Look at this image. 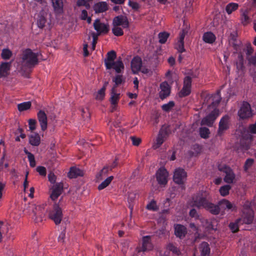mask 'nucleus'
Instances as JSON below:
<instances>
[{"mask_svg": "<svg viewBox=\"0 0 256 256\" xmlns=\"http://www.w3.org/2000/svg\"><path fill=\"white\" fill-rule=\"evenodd\" d=\"M142 66V60L140 57L137 56L134 57L131 62V68L134 72L136 74L138 72Z\"/></svg>", "mask_w": 256, "mask_h": 256, "instance_id": "obj_20", "label": "nucleus"}, {"mask_svg": "<svg viewBox=\"0 0 256 256\" xmlns=\"http://www.w3.org/2000/svg\"><path fill=\"white\" fill-rule=\"evenodd\" d=\"M36 120L30 119L28 120L29 128L31 131H33L36 129Z\"/></svg>", "mask_w": 256, "mask_h": 256, "instance_id": "obj_58", "label": "nucleus"}, {"mask_svg": "<svg viewBox=\"0 0 256 256\" xmlns=\"http://www.w3.org/2000/svg\"><path fill=\"white\" fill-rule=\"evenodd\" d=\"M116 56V52L114 50H111L107 53L106 58L104 60V64L107 70L112 68V63L114 62Z\"/></svg>", "mask_w": 256, "mask_h": 256, "instance_id": "obj_19", "label": "nucleus"}, {"mask_svg": "<svg viewBox=\"0 0 256 256\" xmlns=\"http://www.w3.org/2000/svg\"><path fill=\"white\" fill-rule=\"evenodd\" d=\"M112 32L116 36H119L124 34V32L122 28L118 26H114L112 28Z\"/></svg>", "mask_w": 256, "mask_h": 256, "instance_id": "obj_53", "label": "nucleus"}, {"mask_svg": "<svg viewBox=\"0 0 256 256\" xmlns=\"http://www.w3.org/2000/svg\"><path fill=\"white\" fill-rule=\"evenodd\" d=\"M29 142L33 146H38L40 142V135L36 133L29 136Z\"/></svg>", "mask_w": 256, "mask_h": 256, "instance_id": "obj_33", "label": "nucleus"}, {"mask_svg": "<svg viewBox=\"0 0 256 256\" xmlns=\"http://www.w3.org/2000/svg\"><path fill=\"white\" fill-rule=\"evenodd\" d=\"M253 52L254 49L251 44H248L246 48V55L247 58L250 56Z\"/></svg>", "mask_w": 256, "mask_h": 256, "instance_id": "obj_59", "label": "nucleus"}, {"mask_svg": "<svg viewBox=\"0 0 256 256\" xmlns=\"http://www.w3.org/2000/svg\"><path fill=\"white\" fill-rule=\"evenodd\" d=\"M32 216L36 222H39L42 220L44 216V210L41 206H32Z\"/></svg>", "mask_w": 256, "mask_h": 256, "instance_id": "obj_7", "label": "nucleus"}, {"mask_svg": "<svg viewBox=\"0 0 256 256\" xmlns=\"http://www.w3.org/2000/svg\"><path fill=\"white\" fill-rule=\"evenodd\" d=\"M11 62H2L0 64V78L7 76L10 69Z\"/></svg>", "mask_w": 256, "mask_h": 256, "instance_id": "obj_22", "label": "nucleus"}, {"mask_svg": "<svg viewBox=\"0 0 256 256\" xmlns=\"http://www.w3.org/2000/svg\"><path fill=\"white\" fill-rule=\"evenodd\" d=\"M166 249L176 254L180 255V254L179 249L172 243L167 244Z\"/></svg>", "mask_w": 256, "mask_h": 256, "instance_id": "obj_45", "label": "nucleus"}, {"mask_svg": "<svg viewBox=\"0 0 256 256\" xmlns=\"http://www.w3.org/2000/svg\"><path fill=\"white\" fill-rule=\"evenodd\" d=\"M254 160L252 158H248L245 162L244 165V170L246 171L254 164Z\"/></svg>", "mask_w": 256, "mask_h": 256, "instance_id": "obj_55", "label": "nucleus"}, {"mask_svg": "<svg viewBox=\"0 0 256 256\" xmlns=\"http://www.w3.org/2000/svg\"><path fill=\"white\" fill-rule=\"evenodd\" d=\"M147 210L153 212H156L158 210V208L156 205V202L154 200H151L146 206Z\"/></svg>", "mask_w": 256, "mask_h": 256, "instance_id": "obj_46", "label": "nucleus"}, {"mask_svg": "<svg viewBox=\"0 0 256 256\" xmlns=\"http://www.w3.org/2000/svg\"><path fill=\"white\" fill-rule=\"evenodd\" d=\"M46 22V17L42 14H38L37 18V25L40 28H43Z\"/></svg>", "mask_w": 256, "mask_h": 256, "instance_id": "obj_41", "label": "nucleus"}, {"mask_svg": "<svg viewBox=\"0 0 256 256\" xmlns=\"http://www.w3.org/2000/svg\"><path fill=\"white\" fill-rule=\"evenodd\" d=\"M248 11L245 10L242 15V22L244 25H246L250 22V18L248 16Z\"/></svg>", "mask_w": 256, "mask_h": 256, "instance_id": "obj_51", "label": "nucleus"}, {"mask_svg": "<svg viewBox=\"0 0 256 256\" xmlns=\"http://www.w3.org/2000/svg\"><path fill=\"white\" fill-rule=\"evenodd\" d=\"M170 133V130L169 126L163 125L159 131L156 142L153 144V148L154 149H157L160 148Z\"/></svg>", "mask_w": 256, "mask_h": 256, "instance_id": "obj_5", "label": "nucleus"}, {"mask_svg": "<svg viewBox=\"0 0 256 256\" xmlns=\"http://www.w3.org/2000/svg\"><path fill=\"white\" fill-rule=\"evenodd\" d=\"M211 201V197L208 192L200 191L192 197V205L198 208H204L208 203Z\"/></svg>", "mask_w": 256, "mask_h": 256, "instance_id": "obj_2", "label": "nucleus"}, {"mask_svg": "<svg viewBox=\"0 0 256 256\" xmlns=\"http://www.w3.org/2000/svg\"><path fill=\"white\" fill-rule=\"evenodd\" d=\"M204 96V104L208 105V106H211L212 100V94H206L203 95Z\"/></svg>", "mask_w": 256, "mask_h": 256, "instance_id": "obj_52", "label": "nucleus"}, {"mask_svg": "<svg viewBox=\"0 0 256 256\" xmlns=\"http://www.w3.org/2000/svg\"><path fill=\"white\" fill-rule=\"evenodd\" d=\"M62 200V198L60 200L58 204H54L51 208L48 211V218L53 220L56 224H59L62 220L63 214L62 207L60 204Z\"/></svg>", "mask_w": 256, "mask_h": 256, "instance_id": "obj_3", "label": "nucleus"}, {"mask_svg": "<svg viewBox=\"0 0 256 256\" xmlns=\"http://www.w3.org/2000/svg\"><path fill=\"white\" fill-rule=\"evenodd\" d=\"M169 36V34L166 32H160L158 34L159 42L160 44H164Z\"/></svg>", "mask_w": 256, "mask_h": 256, "instance_id": "obj_50", "label": "nucleus"}, {"mask_svg": "<svg viewBox=\"0 0 256 256\" xmlns=\"http://www.w3.org/2000/svg\"><path fill=\"white\" fill-rule=\"evenodd\" d=\"M254 115V110L251 105L246 101H243L240 104L238 112V116L240 120H246Z\"/></svg>", "mask_w": 256, "mask_h": 256, "instance_id": "obj_4", "label": "nucleus"}, {"mask_svg": "<svg viewBox=\"0 0 256 256\" xmlns=\"http://www.w3.org/2000/svg\"><path fill=\"white\" fill-rule=\"evenodd\" d=\"M199 248L201 256H210V248L207 242H202L200 245Z\"/></svg>", "mask_w": 256, "mask_h": 256, "instance_id": "obj_27", "label": "nucleus"}, {"mask_svg": "<svg viewBox=\"0 0 256 256\" xmlns=\"http://www.w3.org/2000/svg\"><path fill=\"white\" fill-rule=\"evenodd\" d=\"M220 91L218 90L215 94H212L211 105L214 108H216L221 101Z\"/></svg>", "mask_w": 256, "mask_h": 256, "instance_id": "obj_30", "label": "nucleus"}, {"mask_svg": "<svg viewBox=\"0 0 256 256\" xmlns=\"http://www.w3.org/2000/svg\"><path fill=\"white\" fill-rule=\"evenodd\" d=\"M192 78L190 76H186L184 79L183 86L192 88Z\"/></svg>", "mask_w": 256, "mask_h": 256, "instance_id": "obj_54", "label": "nucleus"}, {"mask_svg": "<svg viewBox=\"0 0 256 256\" xmlns=\"http://www.w3.org/2000/svg\"><path fill=\"white\" fill-rule=\"evenodd\" d=\"M48 179L49 182L52 184H56V176L52 172H50L48 174Z\"/></svg>", "mask_w": 256, "mask_h": 256, "instance_id": "obj_56", "label": "nucleus"}, {"mask_svg": "<svg viewBox=\"0 0 256 256\" xmlns=\"http://www.w3.org/2000/svg\"><path fill=\"white\" fill-rule=\"evenodd\" d=\"M37 116L42 130L45 131L48 128V118L44 110H40L37 114Z\"/></svg>", "mask_w": 256, "mask_h": 256, "instance_id": "obj_15", "label": "nucleus"}, {"mask_svg": "<svg viewBox=\"0 0 256 256\" xmlns=\"http://www.w3.org/2000/svg\"><path fill=\"white\" fill-rule=\"evenodd\" d=\"M31 106L32 104L30 102H24L18 104V109L20 112H23L30 109Z\"/></svg>", "mask_w": 256, "mask_h": 256, "instance_id": "obj_40", "label": "nucleus"}, {"mask_svg": "<svg viewBox=\"0 0 256 256\" xmlns=\"http://www.w3.org/2000/svg\"><path fill=\"white\" fill-rule=\"evenodd\" d=\"M38 54L34 52L30 48L22 51L21 56L22 70H26L34 68L38 63Z\"/></svg>", "mask_w": 256, "mask_h": 256, "instance_id": "obj_1", "label": "nucleus"}, {"mask_svg": "<svg viewBox=\"0 0 256 256\" xmlns=\"http://www.w3.org/2000/svg\"><path fill=\"white\" fill-rule=\"evenodd\" d=\"M252 138L251 136L246 138H242L240 140V146L242 150H246L250 148Z\"/></svg>", "mask_w": 256, "mask_h": 256, "instance_id": "obj_31", "label": "nucleus"}, {"mask_svg": "<svg viewBox=\"0 0 256 256\" xmlns=\"http://www.w3.org/2000/svg\"><path fill=\"white\" fill-rule=\"evenodd\" d=\"M210 134V130L206 127H202L200 128V136L204 138H207Z\"/></svg>", "mask_w": 256, "mask_h": 256, "instance_id": "obj_48", "label": "nucleus"}, {"mask_svg": "<svg viewBox=\"0 0 256 256\" xmlns=\"http://www.w3.org/2000/svg\"><path fill=\"white\" fill-rule=\"evenodd\" d=\"M192 88L183 86L182 89L178 93L180 98H184L188 96L191 93Z\"/></svg>", "mask_w": 256, "mask_h": 256, "instance_id": "obj_42", "label": "nucleus"}, {"mask_svg": "<svg viewBox=\"0 0 256 256\" xmlns=\"http://www.w3.org/2000/svg\"><path fill=\"white\" fill-rule=\"evenodd\" d=\"M254 220V216L252 212H248L244 213L243 216L241 218H238V222H240L242 224H251Z\"/></svg>", "mask_w": 256, "mask_h": 256, "instance_id": "obj_24", "label": "nucleus"}, {"mask_svg": "<svg viewBox=\"0 0 256 256\" xmlns=\"http://www.w3.org/2000/svg\"><path fill=\"white\" fill-rule=\"evenodd\" d=\"M174 234L177 238L183 239L187 234V229L186 226L180 224H176L174 226Z\"/></svg>", "mask_w": 256, "mask_h": 256, "instance_id": "obj_18", "label": "nucleus"}, {"mask_svg": "<svg viewBox=\"0 0 256 256\" xmlns=\"http://www.w3.org/2000/svg\"><path fill=\"white\" fill-rule=\"evenodd\" d=\"M224 172L226 173V176L224 178V182L228 184L232 183L235 178V174L232 170L229 167L226 166L224 167Z\"/></svg>", "mask_w": 256, "mask_h": 256, "instance_id": "obj_25", "label": "nucleus"}, {"mask_svg": "<svg viewBox=\"0 0 256 256\" xmlns=\"http://www.w3.org/2000/svg\"><path fill=\"white\" fill-rule=\"evenodd\" d=\"M136 198V194L134 192H130L128 194V202L129 203L133 202Z\"/></svg>", "mask_w": 256, "mask_h": 256, "instance_id": "obj_63", "label": "nucleus"}, {"mask_svg": "<svg viewBox=\"0 0 256 256\" xmlns=\"http://www.w3.org/2000/svg\"><path fill=\"white\" fill-rule=\"evenodd\" d=\"M116 89L112 88L110 92V101L112 106V112L115 110L118 102L120 98V94L116 93Z\"/></svg>", "mask_w": 256, "mask_h": 256, "instance_id": "obj_21", "label": "nucleus"}, {"mask_svg": "<svg viewBox=\"0 0 256 256\" xmlns=\"http://www.w3.org/2000/svg\"><path fill=\"white\" fill-rule=\"evenodd\" d=\"M216 40V36L211 32H204L202 36V40L207 44H212Z\"/></svg>", "mask_w": 256, "mask_h": 256, "instance_id": "obj_29", "label": "nucleus"}, {"mask_svg": "<svg viewBox=\"0 0 256 256\" xmlns=\"http://www.w3.org/2000/svg\"><path fill=\"white\" fill-rule=\"evenodd\" d=\"M113 26H122L123 28H128L129 26V22L126 17L122 16H118L113 20Z\"/></svg>", "mask_w": 256, "mask_h": 256, "instance_id": "obj_14", "label": "nucleus"}, {"mask_svg": "<svg viewBox=\"0 0 256 256\" xmlns=\"http://www.w3.org/2000/svg\"><path fill=\"white\" fill-rule=\"evenodd\" d=\"M130 138L132 141V144L135 146H138L141 142V139L136 136H130Z\"/></svg>", "mask_w": 256, "mask_h": 256, "instance_id": "obj_62", "label": "nucleus"}, {"mask_svg": "<svg viewBox=\"0 0 256 256\" xmlns=\"http://www.w3.org/2000/svg\"><path fill=\"white\" fill-rule=\"evenodd\" d=\"M168 173L164 168H160L156 173V180L160 185H166L168 183Z\"/></svg>", "mask_w": 256, "mask_h": 256, "instance_id": "obj_10", "label": "nucleus"}, {"mask_svg": "<svg viewBox=\"0 0 256 256\" xmlns=\"http://www.w3.org/2000/svg\"><path fill=\"white\" fill-rule=\"evenodd\" d=\"M108 10V5L105 2H100L94 5V10L96 13H100Z\"/></svg>", "mask_w": 256, "mask_h": 256, "instance_id": "obj_28", "label": "nucleus"}, {"mask_svg": "<svg viewBox=\"0 0 256 256\" xmlns=\"http://www.w3.org/2000/svg\"><path fill=\"white\" fill-rule=\"evenodd\" d=\"M175 103L174 101H170L168 103L164 104L162 106V109L166 112H169L174 106Z\"/></svg>", "mask_w": 256, "mask_h": 256, "instance_id": "obj_44", "label": "nucleus"}, {"mask_svg": "<svg viewBox=\"0 0 256 256\" xmlns=\"http://www.w3.org/2000/svg\"><path fill=\"white\" fill-rule=\"evenodd\" d=\"M218 206L220 210H230L232 211L236 210V206H234L233 204L228 200L226 199H222L218 202Z\"/></svg>", "mask_w": 256, "mask_h": 256, "instance_id": "obj_23", "label": "nucleus"}, {"mask_svg": "<svg viewBox=\"0 0 256 256\" xmlns=\"http://www.w3.org/2000/svg\"><path fill=\"white\" fill-rule=\"evenodd\" d=\"M204 209L214 215H218L220 212V208L218 206V204H215L212 203L211 201H210Z\"/></svg>", "mask_w": 256, "mask_h": 256, "instance_id": "obj_26", "label": "nucleus"}, {"mask_svg": "<svg viewBox=\"0 0 256 256\" xmlns=\"http://www.w3.org/2000/svg\"><path fill=\"white\" fill-rule=\"evenodd\" d=\"M92 36L93 40H92V50H94L95 48H96V44L97 40H98V34L94 32L92 34Z\"/></svg>", "mask_w": 256, "mask_h": 256, "instance_id": "obj_60", "label": "nucleus"}, {"mask_svg": "<svg viewBox=\"0 0 256 256\" xmlns=\"http://www.w3.org/2000/svg\"><path fill=\"white\" fill-rule=\"evenodd\" d=\"M112 64V68H114L117 73H120L122 69H124V65L122 60L120 59Z\"/></svg>", "mask_w": 256, "mask_h": 256, "instance_id": "obj_35", "label": "nucleus"}, {"mask_svg": "<svg viewBox=\"0 0 256 256\" xmlns=\"http://www.w3.org/2000/svg\"><path fill=\"white\" fill-rule=\"evenodd\" d=\"M230 188L231 186L230 185H224L220 187V192L222 196H225L228 194Z\"/></svg>", "mask_w": 256, "mask_h": 256, "instance_id": "obj_49", "label": "nucleus"}, {"mask_svg": "<svg viewBox=\"0 0 256 256\" xmlns=\"http://www.w3.org/2000/svg\"><path fill=\"white\" fill-rule=\"evenodd\" d=\"M94 30L98 32L97 34H106L109 31V26L108 24L101 22L100 20L96 19L93 24Z\"/></svg>", "mask_w": 256, "mask_h": 256, "instance_id": "obj_12", "label": "nucleus"}, {"mask_svg": "<svg viewBox=\"0 0 256 256\" xmlns=\"http://www.w3.org/2000/svg\"><path fill=\"white\" fill-rule=\"evenodd\" d=\"M12 56V52L8 48L3 49L1 53V57L2 59L9 60Z\"/></svg>", "mask_w": 256, "mask_h": 256, "instance_id": "obj_47", "label": "nucleus"}, {"mask_svg": "<svg viewBox=\"0 0 256 256\" xmlns=\"http://www.w3.org/2000/svg\"><path fill=\"white\" fill-rule=\"evenodd\" d=\"M113 82H114V84L112 88L116 89L118 86L125 82V79L123 78L122 75H116L113 79Z\"/></svg>", "mask_w": 256, "mask_h": 256, "instance_id": "obj_38", "label": "nucleus"}, {"mask_svg": "<svg viewBox=\"0 0 256 256\" xmlns=\"http://www.w3.org/2000/svg\"><path fill=\"white\" fill-rule=\"evenodd\" d=\"M247 59L250 64L254 66L256 65V54L254 56L247 58Z\"/></svg>", "mask_w": 256, "mask_h": 256, "instance_id": "obj_64", "label": "nucleus"}, {"mask_svg": "<svg viewBox=\"0 0 256 256\" xmlns=\"http://www.w3.org/2000/svg\"><path fill=\"white\" fill-rule=\"evenodd\" d=\"M230 126V118L226 114L223 116L220 120L218 124V135L222 136L224 133L229 129Z\"/></svg>", "mask_w": 256, "mask_h": 256, "instance_id": "obj_6", "label": "nucleus"}, {"mask_svg": "<svg viewBox=\"0 0 256 256\" xmlns=\"http://www.w3.org/2000/svg\"><path fill=\"white\" fill-rule=\"evenodd\" d=\"M186 34V32L184 30L181 31L179 34L178 40L175 44V48L176 49L180 54L185 52L184 48V38Z\"/></svg>", "mask_w": 256, "mask_h": 256, "instance_id": "obj_16", "label": "nucleus"}, {"mask_svg": "<svg viewBox=\"0 0 256 256\" xmlns=\"http://www.w3.org/2000/svg\"><path fill=\"white\" fill-rule=\"evenodd\" d=\"M160 91L159 92V96L161 100H164L168 96L170 93V87L168 82H164L160 84Z\"/></svg>", "mask_w": 256, "mask_h": 256, "instance_id": "obj_13", "label": "nucleus"}, {"mask_svg": "<svg viewBox=\"0 0 256 256\" xmlns=\"http://www.w3.org/2000/svg\"><path fill=\"white\" fill-rule=\"evenodd\" d=\"M113 179V176H110L107 178L98 186V190H100L107 187L110 184Z\"/></svg>", "mask_w": 256, "mask_h": 256, "instance_id": "obj_39", "label": "nucleus"}, {"mask_svg": "<svg viewBox=\"0 0 256 256\" xmlns=\"http://www.w3.org/2000/svg\"><path fill=\"white\" fill-rule=\"evenodd\" d=\"M218 116V110L214 108L211 112L202 118V125L212 126Z\"/></svg>", "mask_w": 256, "mask_h": 256, "instance_id": "obj_9", "label": "nucleus"}, {"mask_svg": "<svg viewBox=\"0 0 256 256\" xmlns=\"http://www.w3.org/2000/svg\"><path fill=\"white\" fill-rule=\"evenodd\" d=\"M159 238H162L163 236H166L168 232L164 228H162L161 229L158 230L156 232Z\"/></svg>", "mask_w": 256, "mask_h": 256, "instance_id": "obj_61", "label": "nucleus"}, {"mask_svg": "<svg viewBox=\"0 0 256 256\" xmlns=\"http://www.w3.org/2000/svg\"><path fill=\"white\" fill-rule=\"evenodd\" d=\"M239 5L237 3L230 2L226 6V11L228 14H231L238 8Z\"/></svg>", "mask_w": 256, "mask_h": 256, "instance_id": "obj_36", "label": "nucleus"}, {"mask_svg": "<svg viewBox=\"0 0 256 256\" xmlns=\"http://www.w3.org/2000/svg\"><path fill=\"white\" fill-rule=\"evenodd\" d=\"M154 248V245L152 242L151 236H146L142 237V251L146 252L152 250Z\"/></svg>", "mask_w": 256, "mask_h": 256, "instance_id": "obj_17", "label": "nucleus"}, {"mask_svg": "<svg viewBox=\"0 0 256 256\" xmlns=\"http://www.w3.org/2000/svg\"><path fill=\"white\" fill-rule=\"evenodd\" d=\"M187 174L184 169L178 168L175 170L173 176L174 182L178 184H183L184 180L186 178Z\"/></svg>", "mask_w": 256, "mask_h": 256, "instance_id": "obj_11", "label": "nucleus"}, {"mask_svg": "<svg viewBox=\"0 0 256 256\" xmlns=\"http://www.w3.org/2000/svg\"><path fill=\"white\" fill-rule=\"evenodd\" d=\"M50 198L53 201L56 200L62 194L64 190V184L62 182H56L53 185L52 188Z\"/></svg>", "mask_w": 256, "mask_h": 256, "instance_id": "obj_8", "label": "nucleus"}, {"mask_svg": "<svg viewBox=\"0 0 256 256\" xmlns=\"http://www.w3.org/2000/svg\"><path fill=\"white\" fill-rule=\"evenodd\" d=\"M82 175L83 172L80 168L76 167L71 168L68 172V177L70 178H76L78 176H82Z\"/></svg>", "mask_w": 256, "mask_h": 256, "instance_id": "obj_32", "label": "nucleus"}, {"mask_svg": "<svg viewBox=\"0 0 256 256\" xmlns=\"http://www.w3.org/2000/svg\"><path fill=\"white\" fill-rule=\"evenodd\" d=\"M108 84V82H105L103 86L98 92L96 96V100H102L104 99L105 96V91L106 90V86Z\"/></svg>", "mask_w": 256, "mask_h": 256, "instance_id": "obj_37", "label": "nucleus"}, {"mask_svg": "<svg viewBox=\"0 0 256 256\" xmlns=\"http://www.w3.org/2000/svg\"><path fill=\"white\" fill-rule=\"evenodd\" d=\"M36 171L42 176H46V170L45 167L42 166H38L36 168Z\"/></svg>", "mask_w": 256, "mask_h": 256, "instance_id": "obj_57", "label": "nucleus"}, {"mask_svg": "<svg viewBox=\"0 0 256 256\" xmlns=\"http://www.w3.org/2000/svg\"><path fill=\"white\" fill-rule=\"evenodd\" d=\"M242 224L240 222H238L237 219L234 222H230L229 224V228L233 233L237 232L239 230V226Z\"/></svg>", "mask_w": 256, "mask_h": 256, "instance_id": "obj_43", "label": "nucleus"}, {"mask_svg": "<svg viewBox=\"0 0 256 256\" xmlns=\"http://www.w3.org/2000/svg\"><path fill=\"white\" fill-rule=\"evenodd\" d=\"M52 2L56 12L60 14L62 12L63 2L62 0H52Z\"/></svg>", "mask_w": 256, "mask_h": 256, "instance_id": "obj_34", "label": "nucleus"}]
</instances>
